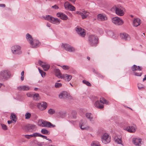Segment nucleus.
Segmentation results:
<instances>
[{
  "mask_svg": "<svg viewBox=\"0 0 146 146\" xmlns=\"http://www.w3.org/2000/svg\"><path fill=\"white\" fill-rule=\"evenodd\" d=\"M54 72L55 73V76L59 78H62V75L60 72V70L58 68H55L54 69Z\"/></svg>",
  "mask_w": 146,
  "mask_h": 146,
  "instance_id": "5701e85b",
  "label": "nucleus"
},
{
  "mask_svg": "<svg viewBox=\"0 0 146 146\" xmlns=\"http://www.w3.org/2000/svg\"><path fill=\"white\" fill-rule=\"evenodd\" d=\"M48 113L50 114H52L55 113V111L52 109H50L48 111Z\"/></svg>",
  "mask_w": 146,
  "mask_h": 146,
  "instance_id": "49530a36",
  "label": "nucleus"
},
{
  "mask_svg": "<svg viewBox=\"0 0 146 146\" xmlns=\"http://www.w3.org/2000/svg\"><path fill=\"white\" fill-rule=\"evenodd\" d=\"M25 128L28 131L33 132L36 131V127L34 124H29L25 126Z\"/></svg>",
  "mask_w": 146,
  "mask_h": 146,
  "instance_id": "9d476101",
  "label": "nucleus"
},
{
  "mask_svg": "<svg viewBox=\"0 0 146 146\" xmlns=\"http://www.w3.org/2000/svg\"><path fill=\"white\" fill-rule=\"evenodd\" d=\"M77 33L82 37H84L86 35L85 30L81 27H77L76 28Z\"/></svg>",
  "mask_w": 146,
  "mask_h": 146,
  "instance_id": "2eb2a0df",
  "label": "nucleus"
},
{
  "mask_svg": "<svg viewBox=\"0 0 146 146\" xmlns=\"http://www.w3.org/2000/svg\"><path fill=\"white\" fill-rule=\"evenodd\" d=\"M61 67L64 70H68L70 69V67L68 66L64 65L61 66Z\"/></svg>",
  "mask_w": 146,
  "mask_h": 146,
  "instance_id": "09e8293b",
  "label": "nucleus"
},
{
  "mask_svg": "<svg viewBox=\"0 0 146 146\" xmlns=\"http://www.w3.org/2000/svg\"><path fill=\"white\" fill-rule=\"evenodd\" d=\"M112 22L116 25H123L124 23L123 20L118 17H116L112 18L111 19Z\"/></svg>",
  "mask_w": 146,
  "mask_h": 146,
  "instance_id": "6e6552de",
  "label": "nucleus"
},
{
  "mask_svg": "<svg viewBox=\"0 0 146 146\" xmlns=\"http://www.w3.org/2000/svg\"><path fill=\"white\" fill-rule=\"evenodd\" d=\"M31 116V114L30 113L27 112L25 114V118L26 119H29Z\"/></svg>",
  "mask_w": 146,
  "mask_h": 146,
  "instance_id": "a19ab883",
  "label": "nucleus"
},
{
  "mask_svg": "<svg viewBox=\"0 0 146 146\" xmlns=\"http://www.w3.org/2000/svg\"><path fill=\"white\" fill-rule=\"evenodd\" d=\"M141 139H139L137 138H134L133 139V143L136 145L139 146L141 145Z\"/></svg>",
  "mask_w": 146,
  "mask_h": 146,
  "instance_id": "a878e982",
  "label": "nucleus"
},
{
  "mask_svg": "<svg viewBox=\"0 0 146 146\" xmlns=\"http://www.w3.org/2000/svg\"><path fill=\"white\" fill-rule=\"evenodd\" d=\"M52 8H53L55 9H58V7L56 5H54L52 7Z\"/></svg>",
  "mask_w": 146,
  "mask_h": 146,
  "instance_id": "603ef678",
  "label": "nucleus"
},
{
  "mask_svg": "<svg viewBox=\"0 0 146 146\" xmlns=\"http://www.w3.org/2000/svg\"><path fill=\"white\" fill-rule=\"evenodd\" d=\"M7 122L8 124H10L12 123V121L11 120H8Z\"/></svg>",
  "mask_w": 146,
  "mask_h": 146,
  "instance_id": "6e6d98bb",
  "label": "nucleus"
},
{
  "mask_svg": "<svg viewBox=\"0 0 146 146\" xmlns=\"http://www.w3.org/2000/svg\"><path fill=\"white\" fill-rule=\"evenodd\" d=\"M47 140H48L50 142V143H52V141L51 139H47Z\"/></svg>",
  "mask_w": 146,
  "mask_h": 146,
  "instance_id": "052dcab7",
  "label": "nucleus"
},
{
  "mask_svg": "<svg viewBox=\"0 0 146 146\" xmlns=\"http://www.w3.org/2000/svg\"><path fill=\"white\" fill-rule=\"evenodd\" d=\"M100 77H103L102 76V75H101Z\"/></svg>",
  "mask_w": 146,
  "mask_h": 146,
  "instance_id": "774afa93",
  "label": "nucleus"
},
{
  "mask_svg": "<svg viewBox=\"0 0 146 146\" xmlns=\"http://www.w3.org/2000/svg\"><path fill=\"white\" fill-rule=\"evenodd\" d=\"M41 137H42V138H43L44 139H45L47 140V137L44 136L43 135H41Z\"/></svg>",
  "mask_w": 146,
  "mask_h": 146,
  "instance_id": "5fc2aeb1",
  "label": "nucleus"
},
{
  "mask_svg": "<svg viewBox=\"0 0 146 146\" xmlns=\"http://www.w3.org/2000/svg\"><path fill=\"white\" fill-rule=\"evenodd\" d=\"M86 117L90 121L92 120L93 117L92 114L90 113H87L86 114Z\"/></svg>",
  "mask_w": 146,
  "mask_h": 146,
  "instance_id": "c756f323",
  "label": "nucleus"
},
{
  "mask_svg": "<svg viewBox=\"0 0 146 146\" xmlns=\"http://www.w3.org/2000/svg\"><path fill=\"white\" fill-rule=\"evenodd\" d=\"M91 146H100V145L99 142L94 141L92 143Z\"/></svg>",
  "mask_w": 146,
  "mask_h": 146,
  "instance_id": "72a5a7b5",
  "label": "nucleus"
},
{
  "mask_svg": "<svg viewBox=\"0 0 146 146\" xmlns=\"http://www.w3.org/2000/svg\"><path fill=\"white\" fill-rule=\"evenodd\" d=\"M38 70L42 77H44L46 75V73L43 70H40L39 68H38Z\"/></svg>",
  "mask_w": 146,
  "mask_h": 146,
  "instance_id": "4c0bfd02",
  "label": "nucleus"
},
{
  "mask_svg": "<svg viewBox=\"0 0 146 146\" xmlns=\"http://www.w3.org/2000/svg\"><path fill=\"white\" fill-rule=\"evenodd\" d=\"M82 82L84 84H86V85L88 86H91V84L88 81L85 80H83Z\"/></svg>",
  "mask_w": 146,
  "mask_h": 146,
  "instance_id": "c03bdc74",
  "label": "nucleus"
},
{
  "mask_svg": "<svg viewBox=\"0 0 146 146\" xmlns=\"http://www.w3.org/2000/svg\"><path fill=\"white\" fill-rule=\"evenodd\" d=\"M98 17V19L100 21H104L107 19V17L104 14H99Z\"/></svg>",
  "mask_w": 146,
  "mask_h": 146,
  "instance_id": "cd10ccee",
  "label": "nucleus"
},
{
  "mask_svg": "<svg viewBox=\"0 0 146 146\" xmlns=\"http://www.w3.org/2000/svg\"><path fill=\"white\" fill-rule=\"evenodd\" d=\"M111 11L112 12H115L117 15L121 16L124 15L125 9L121 6H117L113 7L111 9Z\"/></svg>",
  "mask_w": 146,
  "mask_h": 146,
  "instance_id": "f03ea898",
  "label": "nucleus"
},
{
  "mask_svg": "<svg viewBox=\"0 0 146 146\" xmlns=\"http://www.w3.org/2000/svg\"><path fill=\"white\" fill-rule=\"evenodd\" d=\"M38 125L42 126L48 127H54L55 125L52 124L48 121H44L42 120H39L38 122Z\"/></svg>",
  "mask_w": 146,
  "mask_h": 146,
  "instance_id": "423d86ee",
  "label": "nucleus"
},
{
  "mask_svg": "<svg viewBox=\"0 0 146 146\" xmlns=\"http://www.w3.org/2000/svg\"><path fill=\"white\" fill-rule=\"evenodd\" d=\"M102 142L105 144L109 143L110 141V138L108 133H104L102 137Z\"/></svg>",
  "mask_w": 146,
  "mask_h": 146,
  "instance_id": "4468645a",
  "label": "nucleus"
},
{
  "mask_svg": "<svg viewBox=\"0 0 146 146\" xmlns=\"http://www.w3.org/2000/svg\"><path fill=\"white\" fill-rule=\"evenodd\" d=\"M58 115L61 117H63L65 114V113L62 111H60L58 113Z\"/></svg>",
  "mask_w": 146,
  "mask_h": 146,
  "instance_id": "ea45409f",
  "label": "nucleus"
},
{
  "mask_svg": "<svg viewBox=\"0 0 146 146\" xmlns=\"http://www.w3.org/2000/svg\"><path fill=\"white\" fill-rule=\"evenodd\" d=\"M114 139L117 143L122 144V141L121 138H118L117 136H115L114 138Z\"/></svg>",
  "mask_w": 146,
  "mask_h": 146,
  "instance_id": "7c9ffc66",
  "label": "nucleus"
},
{
  "mask_svg": "<svg viewBox=\"0 0 146 146\" xmlns=\"http://www.w3.org/2000/svg\"><path fill=\"white\" fill-rule=\"evenodd\" d=\"M61 21L58 19L52 17L50 22L55 24L58 25L60 24Z\"/></svg>",
  "mask_w": 146,
  "mask_h": 146,
  "instance_id": "bb28decb",
  "label": "nucleus"
},
{
  "mask_svg": "<svg viewBox=\"0 0 146 146\" xmlns=\"http://www.w3.org/2000/svg\"><path fill=\"white\" fill-rule=\"evenodd\" d=\"M76 13L80 15L83 19L86 18L89 14L88 12L84 10H83L81 12L80 11H76Z\"/></svg>",
  "mask_w": 146,
  "mask_h": 146,
  "instance_id": "f8f14e48",
  "label": "nucleus"
},
{
  "mask_svg": "<svg viewBox=\"0 0 146 146\" xmlns=\"http://www.w3.org/2000/svg\"><path fill=\"white\" fill-rule=\"evenodd\" d=\"M27 96L28 97H32L33 96V94L31 93H28L27 94Z\"/></svg>",
  "mask_w": 146,
  "mask_h": 146,
  "instance_id": "3c124183",
  "label": "nucleus"
},
{
  "mask_svg": "<svg viewBox=\"0 0 146 146\" xmlns=\"http://www.w3.org/2000/svg\"><path fill=\"white\" fill-rule=\"evenodd\" d=\"M137 129L136 125H134L133 126H130L127 127L125 128V130L130 133H134L135 131Z\"/></svg>",
  "mask_w": 146,
  "mask_h": 146,
  "instance_id": "aec40b11",
  "label": "nucleus"
},
{
  "mask_svg": "<svg viewBox=\"0 0 146 146\" xmlns=\"http://www.w3.org/2000/svg\"><path fill=\"white\" fill-rule=\"evenodd\" d=\"M60 81V80H58L55 83L54 86L56 88H58L61 87L62 86V84L61 83H58Z\"/></svg>",
  "mask_w": 146,
  "mask_h": 146,
  "instance_id": "2f4dec72",
  "label": "nucleus"
},
{
  "mask_svg": "<svg viewBox=\"0 0 146 146\" xmlns=\"http://www.w3.org/2000/svg\"><path fill=\"white\" fill-rule=\"evenodd\" d=\"M76 114H77V113L76 112V111H72V118L73 119H75L76 118Z\"/></svg>",
  "mask_w": 146,
  "mask_h": 146,
  "instance_id": "58836bf2",
  "label": "nucleus"
},
{
  "mask_svg": "<svg viewBox=\"0 0 146 146\" xmlns=\"http://www.w3.org/2000/svg\"><path fill=\"white\" fill-rule=\"evenodd\" d=\"M26 38L30 44L31 47L32 48H36L38 47L41 45V43L36 39H33L32 36L29 33L26 35Z\"/></svg>",
  "mask_w": 146,
  "mask_h": 146,
  "instance_id": "f257e3e1",
  "label": "nucleus"
},
{
  "mask_svg": "<svg viewBox=\"0 0 146 146\" xmlns=\"http://www.w3.org/2000/svg\"><path fill=\"white\" fill-rule=\"evenodd\" d=\"M137 87L139 90H142L144 88V87L143 85L140 83L138 84Z\"/></svg>",
  "mask_w": 146,
  "mask_h": 146,
  "instance_id": "37998d69",
  "label": "nucleus"
},
{
  "mask_svg": "<svg viewBox=\"0 0 146 146\" xmlns=\"http://www.w3.org/2000/svg\"><path fill=\"white\" fill-rule=\"evenodd\" d=\"M141 23V21L138 18L135 19L133 21V25L135 27H137L140 25Z\"/></svg>",
  "mask_w": 146,
  "mask_h": 146,
  "instance_id": "b1692460",
  "label": "nucleus"
},
{
  "mask_svg": "<svg viewBox=\"0 0 146 146\" xmlns=\"http://www.w3.org/2000/svg\"><path fill=\"white\" fill-rule=\"evenodd\" d=\"M68 0L70 1L71 2H73V3H74L75 1V0Z\"/></svg>",
  "mask_w": 146,
  "mask_h": 146,
  "instance_id": "bf43d9fd",
  "label": "nucleus"
},
{
  "mask_svg": "<svg viewBox=\"0 0 146 146\" xmlns=\"http://www.w3.org/2000/svg\"><path fill=\"white\" fill-rule=\"evenodd\" d=\"M0 7H5V5L3 4H0Z\"/></svg>",
  "mask_w": 146,
  "mask_h": 146,
  "instance_id": "864d4df0",
  "label": "nucleus"
},
{
  "mask_svg": "<svg viewBox=\"0 0 146 146\" xmlns=\"http://www.w3.org/2000/svg\"><path fill=\"white\" fill-rule=\"evenodd\" d=\"M142 69L141 66H137L134 65L131 67V70L133 72L134 75L137 76H140L142 74V72H137L141 71Z\"/></svg>",
  "mask_w": 146,
  "mask_h": 146,
  "instance_id": "39448f33",
  "label": "nucleus"
},
{
  "mask_svg": "<svg viewBox=\"0 0 146 146\" xmlns=\"http://www.w3.org/2000/svg\"><path fill=\"white\" fill-rule=\"evenodd\" d=\"M21 79L22 80V81H23L24 79V71H23L22 72H21Z\"/></svg>",
  "mask_w": 146,
  "mask_h": 146,
  "instance_id": "8fccbe9b",
  "label": "nucleus"
},
{
  "mask_svg": "<svg viewBox=\"0 0 146 146\" xmlns=\"http://www.w3.org/2000/svg\"><path fill=\"white\" fill-rule=\"evenodd\" d=\"M61 46L66 50L69 52H73L75 50L74 48L67 44H62Z\"/></svg>",
  "mask_w": 146,
  "mask_h": 146,
  "instance_id": "9b49d317",
  "label": "nucleus"
},
{
  "mask_svg": "<svg viewBox=\"0 0 146 146\" xmlns=\"http://www.w3.org/2000/svg\"><path fill=\"white\" fill-rule=\"evenodd\" d=\"M38 90V88H34V90L35 91H36Z\"/></svg>",
  "mask_w": 146,
  "mask_h": 146,
  "instance_id": "680f3d73",
  "label": "nucleus"
},
{
  "mask_svg": "<svg viewBox=\"0 0 146 146\" xmlns=\"http://www.w3.org/2000/svg\"><path fill=\"white\" fill-rule=\"evenodd\" d=\"M18 90H19L27 91L30 89V87L27 85L20 86L17 87Z\"/></svg>",
  "mask_w": 146,
  "mask_h": 146,
  "instance_id": "393cba45",
  "label": "nucleus"
},
{
  "mask_svg": "<svg viewBox=\"0 0 146 146\" xmlns=\"http://www.w3.org/2000/svg\"><path fill=\"white\" fill-rule=\"evenodd\" d=\"M72 76L71 75L67 74H62L61 79L63 78L66 81L69 82L72 79Z\"/></svg>",
  "mask_w": 146,
  "mask_h": 146,
  "instance_id": "4be33fe9",
  "label": "nucleus"
},
{
  "mask_svg": "<svg viewBox=\"0 0 146 146\" xmlns=\"http://www.w3.org/2000/svg\"><path fill=\"white\" fill-rule=\"evenodd\" d=\"M10 118L12 119L13 121L16 122L17 120V118L15 115L13 113H11V114Z\"/></svg>",
  "mask_w": 146,
  "mask_h": 146,
  "instance_id": "c9c22d12",
  "label": "nucleus"
},
{
  "mask_svg": "<svg viewBox=\"0 0 146 146\" xmlns=\"http://www.w3.org/2000/svg\"><path fill=\"white\" fill-rule=\"evenodd\" d=\"M23 136L25 137V138L27 139H30L32 137V134L29 135H24Z\"/></svg>",
  "mask_w": 146,
  "mask_h": 146,
  "instance_id": "a18cd8bd",
  "label": "nucleus"
},
{
  "mask_svg": "<svg viewBox=\"0 0 146 146\" xmlns=\"http://www.w3.org/2000/svg\"><path fill=\"white\" fill-rule=\"evenodd\" d=\"M37 106L39 109L40 110H44L47 108V104L46 102H41L38 103L37 105Z\"/></svg>",
  "mask_w": 146,
  "mask_h": 146,
  "instance_id": "a211bd4d",
  "label": "nucleus"
},
{
  "mask_svg": "<svg viewBox=\"0 0 146 146\" xmlns=\"http://www.w3.org/2000/svg\"><path fill=\"white\" fill-rule=\"evenodd\" d=\"M80 127L82 130L87 129H89V127L85 124H84L82 121L80 123Z\"/></svg>",
  "mask_w": 146,
  "mask_h": 146,
  "instance_id": "c85d7f7f",
  "label": "nucleus"
},
{
  "mask_svg": "<svg viewBox=\"0 0 146 146\" xmlns=\"http://www.w3.org/2000/svg\"><path fill=\"white\" fill-rule=\"evenodd\" d=\"M11 50L13 53L15 54H20L22 53L21 47L19 45H15L13 46Z\"/></svg>",
  "mask_w": 146,
  "mask_h": 146,
  "instance_id": "0eeeda50",
  "label": "nucleus"
},
{
  "mask_svg": "<svg viewBox=\"0 0 146 146\" xmlns=\"http://www.w3.org/2000/svg\"><path fill=\"white\" fill-rule=\"evenodd\" d=\"M2 129L4 130H6L7 129V126L3 124H1Z\"/></svg>",
  "mask_w": 146,
  "mask_h": 146,
  "instance_id": "de8ad7c7",
  "label": "nucleus"
},
{
  "mask_svg": "<svg viewBox=\"0 0 146 146\" xmlns=\"http://www.w3.org/2000/svg\"><path fill=\"white\" fill-rule=\"evenodd\" d=\"M87 58L89 60H90V58L89 57H87Z\"/></svg>",
  "mask_w": 146,
  "mask_h": 146,
  "instance_id": "e2e57ef3",
  "label": "nucleus"
},
{
  "mask_svg": "<svg viewBox=\"0 0 146 146\" xmlns=\"http://www.w3.org/2000/svg\"><path fill=\"white\" fill-rule=\"evenodd\" d=\"M3 84L1 83H0V88L1 87V86H2Z\"/></svg>",
  "mask_w": 146,
  "mask_h": 146,
  "instance_id": "0e129e2a",
  "label": "nucleus"
},
{
  "mask_svg": "<svg viewBox=\"0 0 146 146\" xmlns=\"http://www.w3.org/2000/svg\"><path fill=\"white\" fill-rule=\"evenodd\" d=\"M38 63L42 67L45 71L48 70L50 67V66L49 64H46L45 63L43 62L40 60L38 61Z\"/></svg>",
  "mask_w": 146,
  "mask_h": 146,
  "instance_id": "f3484780",
  "label": "nucleus"
},
{
  "mask_svg": "<svg viewBox=\"0 0 146 146\" xmlns=\"http://www.w3.org/2000/svg\"><path fill=\"white\" fill-rule=\"evenodd\" d=\"M56 16L58 17H60L62 20H66L68 18V16L66 15L61 12L57 13Z\"/></svg>",
  "mask_w": 146,
  "mask_h": 146,
  "instance_id": "412c9836",
  "label": "nucleus"
},
{
  "mask_svg": "<svg viewBox=\"0 0 146 146\" xmlns=\"http://www.w3.org/2000/svg\"><path fill=\"white\" fill-rule=\"evenodd\" d=\"M64 6L66 10H69L71 11H74L76 10L75 7L68 2H65Z\"/></svg>",
  "mask_w": 146,
  "mask_h": 146,
  "instance_id": "ddd939ff",
  "label": "nucleus"
},
{
  "mask_svg": "<svg viewBox=\"0 0 146 146\" xmlns=\"http://www.w3.org/2000/svg\"><path fill=\"white\" fill-rule=\"evenodd\" d=\"M46 26L48 27H50L51 26L50 24L49 23H47V24Z\"/></svg>",
  "mask_w": 146,
  "mask_h": 146,
  "instance_id": "4d7b16f0",
  "label": "nucleus"
},
{
  "mask_svg": "<svg viewBox=\"0 0 146 146\" xmlns=\"http://www.w3.org/2000/svg\"><path fill=\"white\" fill-rule=\"evenodd\" d=\"M120 36L122 39L125 41H129L131 39L130 36L125 33H120Z\"/></svg>",
  "mask_w": 146,
  "mask_h": 146,
  "instance_id": "dca6fc26",
  "label": "nucleus"
},
{
  "mask_svg": "<svg viewBox=\"0 0 146 146\" xmlns=\"http://www.w3.org/2000/svg\"><path fill=\"white\" fill-rule=\"evenodd\" d=\"M143 35H144V36H143V37H145V35L144 33H143Z\"/></svg>",
  "mask_w": 146,
  "mask_h": 146,
  "instance_id": "69168bd1",
  "label": "nucleus"
},
{
  "mask_svg": "<svg viewBox=\"0 0 146 146\" xmlns=\"http://www.w3.org/2000/svg\"><path fill=\"white\" fill-rule=\"evenodd\" d=\"M103 104L108 105L109 102L104 98H100V101L98 100L96 101L94 103V105L95 107L98 108L102 109L104 107Z\"/></svg>",
  "mask_w": 146,
  "mask_h": 146,
  "instance_id": "7ed1b4c3",
  "label": "nucleus"
},
{
  "mask_svg": "<svg viewBox=\"0 0 146 146\" xmlns=\"http://www.w3.org/2000/svg\"><path fill=\"white\" fill-rule=\"evenodd\" d=\"M11 74L10 72L7 70L2 71L0 74V76L3 78V79L7 80L10 78Z\"/></svg>",
  "mask_w": 146,
  "mask_h": 146,
  "instance_id": "1a4fd4ad",
  "label": "nucleus"
},
{
  "mask_svg": "<svg viewBox=\"0 0 146 146\" xmlns=\"http://www.w3.org/2000/svg\"><path fill=\"white\" fill-rule=\"evenodd\" d=\"M146 80V75L145 76L144 78L143 79V81H144L145 80Z\"/></svg>",
  "mask_w": 146,
  "mask_h": 146,
  "instance_id": "13d9d810",
  "label": "nucleus"
},
{
  "mask_svg": "<svg viewBox=\"0 0 146 146\" xmlns=\"http://www.w3.org/2000/svg\"><path fill=\"white\" fill-rule=\"evenodd\" d=\"M32 137H41V134L37 133H35L32 134Z\"/></svg>",
  "mask_w": 146,
  "mask_h": 146,
  "instance_id": "79ce46f5",
  "label": "nucleus"
},
{
  "mask_svg": "<svg viewBox=\"0 0 146 146\" xmlns=\"http://www.w3.org/2000/svg\"><path fill=\"white\" fill-rule=\"evenodd\" d=\"M110 33H112V32L110 31Z\"/></svg>",
  "mask_w": 146,
  "mask_h": 146,
  "instance_id": "338daca9",
  "label": "nucleus"
},
{
  "mask_svg": "<svg viewBox=\"0 0 146 146\" xmlns=\"http://www.w3.org/2000/svg\"><path fill=\"white\" fill-rule=\"evenodd\" d=\"M69 94L66 92L63 91L60 93L59 97L60 99H66L68 98Z\"/></svg>",
  "mask_w": 146,
  "mask_h": 146,
  "instance_id": "6ab92c4d",
  "label": "nucleus"
},
{
  "mask_svg": "<svg viewBox=\"0 0 146 146\" xmlns=\"http://www.w3.org/2000/svg\"><path fill=\"white\" fill-rule=\"evenodd\" d=\"M89 43L92 46H96L98 43V38L97 36L94 35H90L88 38Z\"/></svg>",
  "mask_w": 146,
  "mask_h": 146,
  "instance_id": "20e7f679",
  "label": "nucleus"
},
{
  "mask_svg": "<svg viewBox=\"0 0 146 146\" xmlns=\"http://www.w3.org/2000/svg\"><path fill=\"white\" fill-rule=\"evenodd\" d=\"M41 132L43 134H49V132L46 129H42L41 131Z\"/></svg>",
  "mask_w": 146,
  "mask_h": 146,
  "instance_id": "e433bc0d",
  "label": "nucleus"
},
{
  "mask_svg": "<svg viewBox=\"0 0 146 146\" xmlns=\"http://www.w3.org/2000/svg\"><path fill=\"white\" fill-rule=\"evenodd\" d=\"M33 97L35 100H37L39 98V95L38 93H35L34 94H33Z\"/></svg>",
  "mask_w": 146,
  "mask_h": 146,
  "instance_id": "f704fd0d",
  "label": "nucleus"
},
{
  "mask_svg": "<svg viewBox=\"0 0 146 146\" xmlns=\"http://www.w3.org/2000/svg\"><path fill=\"white\" fill-rule=\"evenodd\" d=\"M52 18V17L49 15H47L46 17H44V18L45 20L48 21L50 22H51Z\"/></svg>",
  "mask_w": 146,
  "mask_h": 146,
  "instance_id": "473e14b6",
  "label": "nucleus"
}]
</instances>
